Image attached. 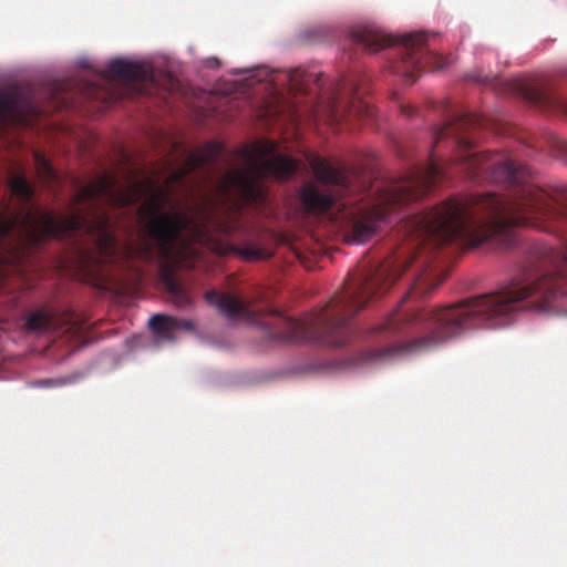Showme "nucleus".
<instances>
[{"instance_id": "nucleus-1", "label": "nucleus", "mask_w": 567, "mask_h": 567, "mask_svg": "<svg viewBox=\"0 0 567 567\" xmlns=\"http://www.w3.org/2000/svg\"><path fill=\"white\" fill-rule=\"evenodd\" d=\"M477 115H458L433 132L429 165L414 166L405 175L375 187L374 199L357 205L346 195L372 189L360 179L355 167L333 166L320 156L310 167L324 187L306 184L301 190L303 208L322 214L333 210L332 220L346 245H364L379 231L390 213L419 200L447 171L457 167L475 183L504 187L506 195L454 196L436 207L402 224L409 240L405 255L381 265L364 266L346 284L344 290L317 309L306 320L291 319L278 310L261 316L233 295L210 291L206 300L229 320L244 318L265 329L268 339L280 342H317L342 347L352 339V318L374 296H381L406 270H412V285L402 298L416 302L444 280L433 266V251L446 245L476 247L486 241L507 245L511 229L519 226L554 234L563 249L540 247L528 268L496 292L461 300L436 308L398 309L388 317L383 329L394 336L422 332L417 338L368 351L367 360L385 361L399 355L425 352L443 346L472 329L501 328L524 309L549 311L556 299L567 296V187L547 192L529 181L525 165L501 153L472 154L468 131L482 125Z\"/></svg>"}, {"instance_id": "nucleus-2", "label": "nucleus", "mask_w": 567, "mask_h": 567, "mask_svg": "<svg viewBox=\"0 0 567 567\" xmlns=\"http://www.w3.org/2000/svg\"><path fill=\"white\" fill-rule=\"evenodd\" d=\"M275 152L274 142L246 148L243 152V167L227 172L219 182V192L226 202L217 207L214 202L206 199L194 216L182 210L163 212L169 195L151 179L116 188L112 177H100L78 190L73 206L95 204L101 199L118 206H131L143 200L140 216L146 220L148 237L143 238L136 247H127L126 252L143 262H166L173 258L175 244L182 240L185 230L199 237L208 234L231 236L243 229L241 208L265 200L261 182L268 177L286 181L297 172L295 159Z\"/></svg>"}, {"instance_id": "nucleus-3", "label": "nucleus", "mask_w": 567, "mask_h": 567, "mask_svg": "<svg viewBox=\"0 0 567 567\" xmlns=\"http://www.w3.org/2000/svg\"><path fill=\"white\" fill-rule=\"evenodd\" d=\"M352 42L369 52L385 47L398 48V59L391 62V72L413 84L423 70H441L447 62L444 56L426 49V34L417 32L394 38L378 29L361 28L352 32Z\"/></svg>"}, {"instance_id": "nucleus-4", "label": "nucleus", "mask_w": 567, "mask_h": 567, "mask_svg": "<svg viewBox=\"0 0 567 567\" xmlns=\"http://www.w3.org/2000/svg\"><path fill=\"white\" fill-rule=\"evenodd\" d=\"M9 189L22 206L9 212V203L0 212V268L20 271L29 258V181L22 174L11 176Z\"/></svg>"}, {"instance_id": "nucleus-5", "label": "nucleus", "mask_w": 567, "mask_h": 567, "mask_svg": "<svg viewBox=\"0 0 567 567\" xmlns=\"http://www.w3.org/2000/svg\"><path fill=\"white\" fill-rule=\"evenodd\" d=\"M509 90L540 109L560 112L567 117V101L553 93L542 80L517 78L509 81Z\"/></svg>"}, {"instance_id": "nucleus-6", "label": "nucleus", "mask_w": 567, "mask_h": 567, "mask_svg": "<svg viewBox=\"0 0 567 567\" xmlns=\"http://www.w3.org/2000/svg\"><path fill=\"white\" fill-rule=\"evenodd\" d=\"M105 76L130 84H138L140 93H145L155 84V76L151 65L140 62L113 60L105 66Z\"/></svg>"}, {"instance_id": "nucleus-7", "label": "nucleus", "mask_w": 567, "mask_h": 567, "mask_svg": "<svg viewBox=\"0 0 567 567\" xmlns=\"http://www.w3.org/2000/svg\"><path fill=\"white\" fill-rule=\"evenodd\" d=\"M373 109L367 102L354 97L350 102L340 103L332 100L329 105V124L331 125H349L351 128L355 126L351 122L353 120H362L364 117H372Z\"/></svg>"}, {"instance_id": "nucleus-8", "label": "nucleus", "mask_w": 567, "mask_h": 567, "mask_svg": "<svg viewBox=\"0 0 567 567\" xmlns=\"http://www.w3.org/2000/svg\"><path fill=\"white\" fill-rule=\"evenodd\" d=\"M223 154V145L208 143L205 146L192 151L185 156L184 164L178 172L174 173V179L182 181L184 177L195 173L204 166L212 165Z\"/></svg>"}, {"instance_id": "nucleus-9", "label": "nucleus", "mask_w": 567, "mask_h": 567, "mask_svg": "<svg viewBox=\"0 0 567 567\" xmlns=\"http://www.w3.org/2000/svg\"><path fill=\"white\" fill-rule=\"evenodd\" d=\"M24 331L28 333L55 332L59 329L56 310L50 305H44L24 315Z\"/></svg>"}, {"instance_id": "nucleus-10", "label": "nucleus", "mask_w": 567, "mask_h": 567, "mask_svg": "<svg viewBox=\"0 0 567 567\" xmlns=\"http://www.w3.org/2000/svg\"><path fill=\"white\" fill-rule=\"evenodd\" d=\"M150 328L157 338L166 341H173V332L175 330L182 329L185 331H192L194 326L189 320L177 319L164 315H154L150 319Z\"/></svg>"}, {"instance_id": "nucleus-11", "label": "nucleus", "mask_w": 567, "mask_h": 567, "mask_svg": "<svg viewBox=\"0 0 567 567\" xmlns=\"http://www.w3.org/2000/svg\"><path fill=\"white\" fill-rule=\"evenodd\" d=\"M540 151H548L551 155L565 161L567 164V141L554 135L551 133H547L544 135L542 141H538L535 145Z\"/></svg>"}, {"instance_id": "nucleus-12", "label": "nucleus", "mask_w": 567, "mask_h": 567, "mask_svg": "<svg viewBox=\"0 0 567 567\" xmlns=\"http://www.w3.org/2000/svg\"><path fill=\"white\" fill-rule=\"evenodd\" d=\"M162 281L168 290L169 293L177 300V305L181 307L187 306L189 303L188 295L183 290L181 284L174 278L173 272H171L167 268H162L161 272Z\"/></svg>"}, {"instance_id": "nucleus-13", "label": "nucleus", "mask_w": 567, "mask_h": 567, "mask_svg": "<svg viewBox=\"0 0 567 567\" xmlns=\"http://www.w3.org/2000/svg\"><path fill=\"white\" fill-rule=\"evenodd\" d=\"M17 113V97L8 92L0 93V130L12 120Z\"/></svg>"}, {"instance_id": "nucleus-14", "label": "nucleus", "mask_w": 567, "mask_h": 567, "mask_svg": "<svg viewBox=\"0 0 567 567\" xmlns=\"http://www.w3.org/2000/svg\"><path fill=\"white\" fill-rule=\"evenodd\" d=\"M35 168H38V173L40 178L51 182L55 178L54 171L49 164L48 159L44 158L42 154L39 152L34 154Z\"/></svg>"}, {"instance_id": "nucleus-15", "label": "nucleus", "mask_w": 567, "mask_h": 567, "mask_svg": "<svg viewBox=\"0 0 567 567\" xmlns=\"http://www.w3.org/2000/svg\"><path fill=\"white\" fill-rule=\"evenodd\" d=\"M286 78L288 84H290V89L296 92H302L303 84L308 81V74L299 69L288 71Z\"/></svg>"}, {"instance_id": "nucleus-16", "label": "nucleus", "mask_w": 567, "mask_h": 567, "mask_svg": "<svg viewBox=\"0 0 567 567\" xmlns=\"http://www.w3.org/2000/svg\"><path fill=\"white\" fill-rule=\"evenodd\" d=\"M233 250L240 255L241 258L249 261L262 260L266 258L265 252L261 251L260 248H255L252 246L234 247Z\"/></svg>"}, {"instance_id": "nucleus-17", "label": "nucleus", "mask_w": 567, "mask_h": 567, "mask_svg": "<svg viewBox=\"0 0 567 567\" xmlns=\"http://www.w3.org/2000/svg\"><path fill=\"white\" fill-rule=\"evenodd\" d=\"M467 79L471 80V81H474V82H481L483 84H488L491 82V79H489L488 75L481 76V75H477V74H470V75H467Z\"/></svg>"}, {"instance_id": "nucleus-18", "label": "nucleus", "mask_w": 567, "mask_h": 567, "mask_svg": "<svg viewBox=\"0 0 567 567\" xmlns=\"http://www.w3.org/2000/svg\"><path fill=\"white\" fill-rule=\"evenodd\" d=\"M177 85H178V83H177V80H176V79H174V78H173V76H171V75L166 76V86H165V90H166V91L172 92V91H174L175 89H177Z\"/></svg>"}, {"instance_id": "nucleus-19", "label": "nucleus", "mask_w": 567, "mask_h": 567, "mask_svg": "<svg viewBox=\"0 0 567 567\" xmlns=\"http://www.w3.org/2000/svg\"><path fill=\"white\" fill-rule=\"evenodd\" d=\"M204 63H206L207 68H212V69L219 68V60L215 56L206 59V62H204Z\"/></svg>"}]
</instances>
